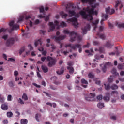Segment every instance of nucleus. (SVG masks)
Wrapping results in <instances>:
<instances>
[{
  "instance_id": "f257e3e1",
  "label": "nucleus",
  "mask_w": 124,
  "mask_h": 124,
  "mask_svg": "<svg viewBox=\"0 0 124 124\" xmlns=\"http://www.w3.org/2000/svg\"><path fill=\"white\" fill-rule=\"evenodd\" d=\"M81 1H82L83 3H88V4H90L92 6L91 7H88L85 10L84 9L83 11H80L79 14L76 15V17L79 18L80 15H81L83 19H85V20H87V21H92V20H93V15H97V11L95 8L99 5V3H95L96 0H81Z\"/></svg>"
},
{
  "instance_id": "f03ea898",
  "label": "nucleus",
  "mask_w": 124,
  "mask_h": 124,
  "mask_svg": "<svg viewBox=\"0 0 124 124\" xmlns=\"http://www.w3.org/2000/svg\"><path fill=\"white\" fill-rule=\"evenodd\" d=\"M63 33L65 34H69L70 35V40L69 41L70 42H73L76 40V39L78 40V42H81L82 41V40L83 39V37L77 33L76 31H73L72 32H70L69 30L65 29L63 31Z\"/></svg>"
},
{
  "instance_id": "7ed1b4c3",
  "label": "nucleus",
  "mask_w": 124,
  "mask_h": 124,
  "mask_svg": "<svg viewBox=\"0 0 124 124\" xmlns=\"http://www.w3.org/2000/svg\"><path fill=\"white\" fill-rule=\"evenodd\" d=\"M9 26L11 28V29H8V28H2L0 29V33H1V32H5L6 31H8L9 33H11L12 31L15 30L16 31H17V30H20V26L19 25L17 24L14 23V21H11L9 24Z\"/></svg>"
},
{
  "instance_id": "20e7f679",
  "label": "nucleus",
  "mask_w": 124,
  "mask_h": 124,
  "mask_svg": "<svg viewBox=\"0 0 124 124\" xmlns=\"http://www.w3.org/2000/svg\"><path fill=\"white\" fill-rule=\"evenodd\" d=\"M74 8V7H73V5H72V4H68L67 5V6H66L65 11L68 13L69 16L70 17H72V16H74L76 14L75 11L73 10Z\"/></svg>"
},
{
  "instance_id": "39448f33",
  "label": "nucleus",
  "mask_w": 124,
  "mask_h": 124,
  "mask_svg": "<svg viewBox=\"0 0 124 124\" xmlns=\"http://www.w3.org/2000/svg\"><path fill=\"white\" fill-rule=\"evenodd\" d=\"M66 47H69L71 49H73V50H75V51L78 48L79 49V52L82 53V46L79 44H76L75 45L69 44L66 45Z\"/></svg>"
},
{
  "instance_id": "423d86ee",
  "label": "nucleus",
  "mask_w": 124,
  "mask_h": 124,
  "mask_svg": "<svg viewBox=\"0 0 124 124\" xmlns=\"http://www.w3.org/2000/svg\"><path fill=\"white\" fill-rule=\"evenodd\" d=\"M49 30H48V32H51V31H53L55 30L56 27L59 28V22H58V21H54V24L53 22H49Z\"/></svg>"
},
{
  "instance_id": "0eeeda50",
  "label": "nucleus",
  "mask_w": 124,
  "mask_h": 124,
  "mask_svg": "<svg viewBox=\"0 0 124 124\" xmlns=\"http://www.w3.org/2000/svg\"><path fill=\"white\" fill-rule=\"evenodd\" d=\"M46 61L49 62L48 63V66H49V67H52V66H54V65L56 64V59H53V58L50 56L47 57Z\"/></svg>"
},
{
  "instance_id": "6e6552de",
  "label": "nucleus",
  "mask_w": 124,
  "mask_h": 124,
  "mask_svg": "<svg viewBox=\"0 0 124 124\" xmlns=\"http://www.w3.org/2000/svg\"><path fill=\"white\" fill-rule=\"evenodd\" d=\"M66 35H61L57 37L56 36H52V39H55V41L56 42H59V41H61V40H63L65 38H66Z\"/></svg>"
},
{
  "instance_id": "1a4fd4ad",
  "label": "nucleus",
  "mask_w": 124,
  "mask_h": 124,
  "mask_svg": "<svg viewBox=\"0 0 124 124\" xmlns=\"http://www.w3.org/2000/svg\"><path fill=\"white\" fill-rule=\"evenodd\" d=\"M95 97V94L94 93H90L88 97H85V100L87 101H93Z\"/></svg>"
},
{
  "instance_id": "9d476101",
  "label": "nucleus",
  "mask_w": 124,
  "mask_h": 124,
  "mask_svg": "<svg viewBox=\"0 0 124 124\" xmlns=\"http://www.w3.org/2000/svg\"><path fill=\"white\" fill-rule=\"evenodd\" d=\"M90 29H91V26L90 25V24H87L86 26L82 28V34H86L88 31H90Z\"/></svg>"
},
{
  "instance_id": "9b49d317",
  "label": "nucleus",
  "mask_w": 124,
  "mask_h": 124,
  "mask_svg": "<svg viewBox=\"0 0 124 124\" xmlns=\"http://www.w3.org/2000/svg\"><path fill=\"white\" fill-rule=\"evenodd\" d=\"M106 12L107 14H109V15H112L115 13V9H111L110 7L106 8Z\"/></svg>"
},
{
  "instance_id": "f8f14e48",
  "label": "nucleus",
  "mask_w": 124,
  "mask_h": 124,
  "mask_svg": "<svg viewBox=\"0 0 124 124\" xmlns=\"http://www.w3.org/2000/svg\"><path fill=\"white\" fill-rule=\"evenodd\" d=\"M70 20L71 21V22H72L73 26H74L75 28H78L79 23H78V22L77 21V18H73L70 19Z\"/></svg>"
},
{
  "instance_id": "ddd939ff",
  "label": "nucleus",
  "mask_w": 124,
  "mask_h": 124,
  "mask_svg": "<svg viewBox=\"0 0 124 124\" xmlns=\"http://www.w3.org/2000/svg\"><path fill=\"white\" fill-rule=\"evenodd\" d=\"M110 65H111V62H107L104 65V66L102 67V71L104 73L106 72V71L107 70V66H110Z\"/></svg>"
},
{
  "instance_id": "4468645a",
  "label": "nucleus",
  "mask_w": 124,
  "mask_h": 124,
  "mask_svg": "<svg viewBox=\"0 0 124 124\" xmlns=\"http://www.w3.org/2000/svg\"><path fill=\"white\" fill-rule=\"evenodd\" d=\"M14 44V38H9L6 42L7 46H11V45Z\"/></svg>"
},
{
  "instance_id": "2eb2a0df",
  "label": "nucleus",
  "mask_w": 124,
  "mask_h": 124,
  "mask_svg": "<svg viewBox=\"0 0 124 124\" xmlns=\"http://www.w3.org/2000/svg\"><path fill=\"white\" fill-rule=\"evenodd\" d=\"M105 96L103 97V99L105 101H107V102H108V101H110V93H106Z\"/></svg>"
},
{
  "instance_id": "dca6fc26",
  "label": "nucleus",
  "mask_w": 124,
  "mask_h": 124,
  "mask_svg": "<svg viewBox=\"0 0 124 124\" xmlns=\"http://www.w3.org/2000/svg\"><path fill=\"white\" fill-rule=\"evenodd\" d=\"M115 49H116V50L115 51V52L109 53V55H110V56H114L115 54H116L117 56H119V55H120V53H121V52H120V50L118 49L117 46L115 47Z\"/></svg>"
},
{
  "instance_id": "f3484780",
  "label": "nucleus",
  "mask_w": 124,
  "mask_h": 124,
  "mask_svg": "<svg viewBox=\"0 0 124 124\" xmlns=\"http://www.w3.org/2000/svg\"><path fill=\"white\" fill-rule=\"evenodd\" d=\"M119 4H121V6L120 7V10H121V9H122V8L123 6V5H122V2H121V1L118 0L116 1V4L115 5L116 10H118V6H119Z\"/></svg>"
},
{
  "instance_id": "a211bd4d",
  "label": "nucleus",
  "mask_w": 124,
  "mask_h": 124,
  "mask_svg": "<svg viewBox=\"0 0 124 124\" xmlns=\"http://www.w3.org/2000/svg\"><path fill=\"white\" fill-rule=\"evenodd\" d=\"M98 23H99V20L98 19L92 22V26H94V30H95V28H97V24H98Z\"/></svg>"
},
{
  "instance_id": "6ab92c4d",
  "label": "nucleus",
  "mask_w": 124,
  "mask_h": 124,
  "mask_svg": "<svg viewBox=\"0 0 124 124\" xmlns=\"http://www.w3.org/2000/svg\"><path fill=\"white\" fill-rule=\"evenodd\" d=\"M1 108L4 110V111H6L8 110V106L7 105V104L5 103L1 105Z\"/></svg>"
},
{
  "instance_id": "aec40b11",
  "label": "nucleus",
  "mask_w": 124,
  "mask_h": 124,
  "mask_svg": "<svg viewBox=\"0 0 124 124\" xmlns=\"http://www.w3.org/2000/svg\"><path fill=\"white\" fill-rule=\"evenodd\" d=\"M103 22H104V19H102L100 22V23L102 26H100L99 27V31H101V32L103 31V30H104V26H103V25H104Z\"/></svg>"
},
{
  "instance_id": "412c9836",
  "label": "nucleus",
  "mask_w": 124,
  "mask_h": 124,
  "mask_svg": "<svg viewBox=\"0 0 124 124\" xmlns=\"http://www.w3.org/2000/svg\"><path fill=\"white\" fill-rule=\"evenodd\" d=\"M60 14L62 18H66V17H68V14H66L63 11L61 12L60 13Z\"/></svg>"
},
{
  "instance_id": "4be33fe9",
  "label": "nucleus",
  "mask_w": 124,
  "mask_h": 124,
  "mask_svg": "<svg viewBox=\"0 0 124 124\" xmlns=\"http://www.w3.org/2000/svg\"><path fill=\"white\" fill-rule=\"evenodd\" d=\"M110 94L112 96H114V97H117L119 94V93H118V91H112Z\"/></svg>"
},
{
  "instance_id": "5701e85b",
  "label": "nucleus",
  "mask_w": 124,
  "mask_h": 124,
  "mask_svg": "<svg viewBox=\"0 0 124 124\" xmlns=\"http://www.w3.org/2000/svg\"><path fill=\"white\" fill-rule=\"evenodd\" d=\"M41 68L44 73H47V72H48V69L47 66L42 65Z\"/></svg>"
},
{
  "instance_id": "b1692460",
  "label": "nucleus",
  "mask_w": 124,
  "mask_h": 124,
  "mask_svg": "<svg viewBox=\"0 0 124 124\" xmlns=\"http://www.w3.org/2000/svg\"><path fill=\"white\" fill-rule=\"evenodd\" d=\"M67 68L68 69L69 72L70 74H73V73L74 72V68H73V67L68 66Z\"/></svg>"
},
{
  "instance_id": "393cba45",
  "label": "nucleus",
  "mask_w": 124,
  "mask_h": 124,
  "mask_svg": "<svg viewBox=\"0 0 124 124\" xmlns=\"http://www.w3.org/2000/svg\"><path fill=\"white\" fill-rule=\"evenodd\" d=\"M111 73H112V74H114V75H115V76H120L119 73L117 72V69L115 68L112 69L111 71Z\"/></svg>"
},
{
  "instance_id": "a878e982",
  "label": "nucleus",
  "mask_w": 124,
  "mask_h": 124,
  "mask_svg": "<svg viewBox=\"0 0 124 124\" xmlns=\"http://www.w3.org/2000/svg\"><path fill=\"white\" fill-rule=\"evenodd\" d=\"M106 46L107 48H112L114 46V44H111V42L108 41L107 43Z\"/></svg>"
},
{
  "instance_id": "bb28decb",
  "label": "nucleus",
  "mask_w": 124,
  "mask_h": 124,
  "mask_svg": "<svg viewBox=\"0 0 124 124\" xmlns=\"http://www.w3.org/2000/svg\"><path fill=\"white\" fill-rule=\"evenodd\" d=\"M38 44H40V45H42V42H41V39H39L35 42L34 45L35 47H37V46L38 45Z\"/></svg>"
},
{
  "instance_id": "cd10ccee",
  "label": "nucleus",
  "mask_w": 124,
  "mask_h": 124,
  "mask_svg": "<svg viewBox=\"0 0 124 124\" xmlns=\"http://www.w3.org/2000/svg\"><path fill=\"white\" fill-rule=\"evenodd\" d=\"M24 18H25V16H19L17 23H21V22H23V21H24Z\"/></svg>"
},
{
  "instance_id": "c85d7f7f",
  "label": "nucleus",
  "mask_w": 124,
  "mask_h": 124,
  "mask_svg": "<svg viewBox=\"0 0 124 124\" xmlns=\"http://www.w3.org/2000/svg\"><path fill=\"white\" fill-rule=\"evenodd\" d=\"M22 98L25 101H27V100H28V96L27 95V94L24 93L22 96Z\"/></svg>"
},
{
  "instance_id": "c756f323",
  "label": "nucleus",
  "mask_w": 124,
  "mask_h": 124,
  "mask_svg": "<svg viewBox=\"0 0 124 124\" xmlns=\"http://www.w3.org/2000/svg\"><path fill=\"white\" fill-rule=\"evenodd\" d=\"M118 88V85L116 84H113L110 87V89L112 90H117Z\"/></svg>"
},
{
  "instance_id": "7c9ffc66",
  "label": "nucleus",
  "mask_w": 124,
  "mask_h": 124,
  "mask_svg": "<svg viewBox=\"0 0 124 124\" xmlns=\"http://www.w3.org/2000/svg\"><path fill=\"white\" fill-rule=\"evenodd\" d=\"M64 72V70H63V69H62L60 71H57L56 73L57 74H58V75H61L62 74V73H63Z\"/></svg>"
},
{
  "instance_id": "2f4dec72",
  "label": "nucleus",
  "mask_w": 124,
  "mask_h": 124,
  "mask_svg": "<svg viewBox=\"0 0 124 124\" xmlns=\"http://www.w3.org/2000/svg\"><path fill=\"white\" fill-rule=\"evenodd\" d=\"M104 86L105 89V90H106V91H109V90H110V89L111 88V87H110V85L109 84L106 85L104 84Z\"/></svg>"
},
{
  "instance_id": "473e14b6",
  "label": "nucleus",
  "mask_w": 124,
  "mask_h": 124,
  "mask_svg": "<svg viewBox=\"0 0 124 124\" xmlns=\"http://www.w3.org/2000/svg\"><path fill=\"white\" fill-rule=\"evenodd\" d=\"M97 107L98 108H103V107H104V104L102 103H99L97 105Z\"/></svg>"
},
{
  "instance_id": "72a5a7b5",
  "label": "nucleus",
  "mask_w": 124,
  "mask_h": 124,
  "mask_svg": "<svg viewBox=\"0 0 124 124\" xmlns=\"http://www.w3.org/2000/svg\"><path fill=\"white\" fill-rule=\"evenodd\" d=\"M89 78H91V79H93L94 78V75L92 74V73H90L88 75Z\"/></svg>"
},
{
  "instance_id": "f704fd0d",
  "label": "nucleus",
  "mask_w": 124,
  "mask_h": 124,
  "mask_svg": "<svg viewBox=\"0 0 124 124\" xmlns=\"http://www.w3.org/2000/svg\"><path fill=\"white\" fill-rule=\"evenodd\" d=\"M97 35H99L100 38H101V39H103V40L105 39V35L103 34H99V33H98Z\"/></svg>"
},
{
  "instance_id": "c9c22d12",
  "label": "nucleus",
  "mask_w": 124,
  "mask_h": 124,
  "mask_svg": "<svg viewBox=\"0 0 124 124\" xmlns=\"http://www.w3.org/2000/svg\"><path fill=\"white\" fill-rule=\"evenodd\" d=\"M21 124H28V120L27 119H21Z\"/></svg>"
},
{
  "instance_id": "e433bc0d",
  "label": "nucleus",
  "mask_w": 124,
  "mask_h": 124,
  "mask_svg": "<svg viewBox=\"0 0 124 124\" xmlns=\"http://www.w3.org/2000/svg\"><path fill=\"white\" fill-rule=\"evenodd\" d=\"M7 116L8 118H11L13 116V113L12 112H7Z\"/></svg>"
},
{
  "instance_id": "4c0bfd02",
  "label": "nucleus",
  "mask_w": 124,
  "mask_h": 124,
  "mask_svg": "<svg viewBox=\"0 0 124 124\" xmlns=\"http://www.w3.org/2000/svg\"><path fill=\"white\" fill-rule=\"evenodd\" d=\"M49 87L51 90H53V91H56L57 90V87L53 85H49Z\"/></svg>"
},
{
  "instance_id": "58836bf2",
  "label": "nucleus",
  "mask_w": 124,
  "mask_h": 124,
  "mask_svg": "<svg viewBox=\"0 0 124 124\" xmlns=\"http://www.w3.org/2000/svg\"><path fill=\"white\" fill-rule=\"evenodd\" d=\"M96 60H100V56L98 54L95 56V59L93 60V62H96Z\"/></svg>"
},
{
  "instance_id": "ea45409f",
  "label": "nucleus",
  "mask_w": 124,
  "mask_h": 124,
  "mask_svg": "<svg viewBox=\"0 0 124 124\" xmlns=\"http://www.w3.org/2000/svg\"><path fill=\"white\" fill-rule=\"evenodd\" d=\"M8 85L10 88H13L14 87V84L13 81H9Z\"/></svg>"
},
{
  "instance_id": "a19ab883",
  "label": "nucleus",
  "mask_w": 124,
  "mask_h": 124,
  "mask_svg": "<svg viewBox=\"0 0 124 124\" xmlns=\"http://www.w3.org/2000/svg\"><path fill=\"white\" fill-rule=\"evenodd\" d=\"M117 27H118V28H124V24L117 23Z\"/></svg>"
},
{
  "instance_id": "79ce46f5",
  "label": "nucleus",
  "mask_w": 124,
  "mask_h": 124,
  "mask_svg": "<svg viewBox=\"0 0 124 124\" xmlns=\"http://www.w3.org/2000/svg\"><path fill=\"white\" fill-rule=\"evenodd\" d=\"M67 65H69V66H72L73 64H74V63H73V62L70 61L67 62Z\"/></svg>"
},
{
  "instance_id": "37998d69",
  "label": "nucleus",
  "mask_w": 124,
  "mask_h": 124,
  "mask_svg": "<svg viewBox=\"0 0 124 124\" xmlns=\"http://www.w3.org/2000/svg\"><path fill=\"white\" fill-rule=\"evenodd\" d=\"M8 101H11L12 100V95H8L7 96Z\"/></svg>"
},
{
  "instance_id": "c03bdc74",
  "label": "nucleus",
  "mask_w": 124,
  "mask_h": 124,
  "mask_svg": "<svg viewBox=\"0 0 124 124\" xmlns=\"http://www.w3.org/2000/svg\"><path fill=\"white\" fill-rule=\"evenodd\" d=\"M81 82L82 84H85L86 85H88V81L85 80V79H81Z\"/></svg>"
},
{
  "instance_id": "a18cd8bd",
  "label": "nucleus",
  "mask_w": 124,
  "mask_h": 124,
  "mask_svg": "<svg viewBox=\"0 0 124 124\" xmlns=\"http://www.w3.org/2000/svg\"><path fill=\"white\" fill-rule=\"evenodd\" d=\"M40 12H44V7L43 6H40L39 7Z\"/></svg>"
},
{
  "instance_id": "49530a36",
  "label": "nucleus",
  "mask_w": 124,
  "mask_h": 124,
  "mask_svg": "<svg viewBox=\"0 0 124 124\" xmlns=\"http://www.w3.org/2000/svg\"><path fill=\"white\" fill-rule=\"evenodd\" d=\"M118 69H123V68H124V65H123L122 64H118Z\"/></svg>"
},
{
  "instance_id": "de8ad7c7",
  "label": "nucleus",
  "mask_w": 124,
  "mask_h": 124,
  "mask_svg": "<svg viewBox=\"0 0 124 124\" xmlns=\"http://www.w3.org/2000/svg\"><path fill=\"white\" fill-rule=\"evenodd\" d=\"M61 26L62 27H66V23H65V22L62 21L61 23Z\"/></svg>"
},
{
  "instance_id": "09e8293b",
  "label": "nucleus",
  "mask_w": 124,
  "mask_h": 124,
  "mask_svg": "<svg viewBox=\"0 0 124 124\" xmlns=\"http://www.w3.org/2000/svg\"><path fill=\"white\" fill-rule=\"evenodd\" d=\"M23 52H25V48H21L20 50V51H19V54H20V55H21L23 53Z\"/></svg>"
},
{
  "instance_id": "8fccbe9b",
  "label": "nucleus",
  "mask_w": 124,
  "mask_h": 124,
  "mask_svg": "<svg viewBox=\"0 0 124 124\" xmlns=\"http://www.w3.org/2000/svg\"><path fill=\"white\" fill-rule=\"evenodd\" d=\"M113 78H108V81L109 82V83H112L113 82Z\"/></svg>"
},
{
  "instance_id": "3c124183",
  "label": "nucleus",
  "mask_w": 124,
  "mask_h": 124,
  "mask_svg": "<svg viewBox=\"0 0 124 124\" xmlns=\"http://www.w3.org/2000/svg\"><path fill=\"white\" fill-rule=\"evenodd\" d=\"M50 48H51L52 50H55V49H56V46H55V45L54 44H51L50 45Z\"/></svg>"
},
{
  "instance_id": "603ef678",
  "label": "nucleus",
  "mask_w": 124,
  "mask_h": 124,
  "mask_svg": "<svg viewBox=\"0 0 124 124\" xmlns=\"http://www.w3.org/2000/svg\"><path fill=\"white\" fill-rule=\"evenodd\" d=\"M41 115L40 114H36V120L37 122H39V120L38 119V117H41Z\"/></svg>"
},
{
  "instance_id": "864d4df0",
  "label": "nucleus",
  "mask_w": 124,
  "mask_h": 124,
  "mask_svg": "<svg viewBox=\"0 0 124 124\" xmlns=\"http://www.w3.org/2000/svg\"><path fill=\"white\" fill-rule=\"evenodd\" d=\"M97 99H98V100H101V99H102V95H100L99 96H97Z\"/></svg>"
},
{
  "instance_id": "5fc2aeb1",
  "label": "nucleus",
  "mask_w": 124,
  "mask_h": 124,
  "mask_svg": "<svg viewBox=\"0 0 124 124\" xmlns=\"http://www.w3.org/2000/svg\"><path fill=\"white\" fill-rule=\"evenodd\" d=\"M8 37V35H4L3 36L2 39H4V40H6Z\"/></svg>"
},
{
  "instance_id": "6e6d98bb",
  "label": "nucleus",
  "mask_w": 124,
  "mask_h": 124,
  "mask_svg": "<svg viewBox=\"0 0 124 124\" xmlns=\"http://www.w3.org/2000/svg\"><path fill=\"white\" fill-rule=\"evenodd\" d=\"M18 102L20 103V104H24V101L22 100L21 98H19Z\"/></svg>"
},
{
  "instance_id": "4d7b16f0",
  "label": "nucleus",
  "mask_w": 124,
  "mask_h": 124,
  "mask_svg": "<svg viewBox=\"0 0 124 124\" xmlns=\"http://www.w3.org/2000/svg\"><path fill=\"white\" fill-rule=\"evenodd\" d=\"M32 85H33V86H35V87H36V88H40L41 87L40 85H37V84H36L35 83H33Z\"/></svg>"
},
{
  "instance_id": "13d9d810",
  "label": "nucleus",
  "mask_w": 124,
  "mask_h": 124,
  "mask_svg": "<svg viewBox=\"0 0 124 124\" xmlns=\"http://www.w3.org/2000/svg\"><path fill=\"white\" fill-rule=\"evenodd\" d=\"M28 47L30 50H31V51H32V50H33V47H32V46H31V45H29Z\"/></svg>"
},
{
  "instance_id": "bf43d9fd",
  "label": "nucleus",
  "mask_w": 124,
  "mask_h": 124,
  "mask_svg": "<svg viewBox=\"0 0 124 124\" xmlns=\"http://www.w3.org/2000/svg\"><path fill=\"white\" fill-rule=\"evenodd\" d=\"M8 61H10V62H15V61H16V60H15V59H13V58H9Z\"/></svg>"
},
{
  "instance_id": "052dcab7",
  "label": "nucleus",
  "mask_w": 124,
  "mask_h": 124,
  "mask_svg": "<svg viewBox=\"0 0 124 124\" xmlns=\"http://www.w3.org/2000/svg\"><path fill=\"white\" fill-rule=\"evenodd\" d=\"M54 84H55V85H56L57 86L60 85L61 84V82L60 81H55L54 82Z\"/></svg>"
},
{
  "instance_id": "680f3d73",
  "label": "nucleus",
  "mask_w": 124,
  "mask_h": 124,
  "mask_svg": "<svg viewBox=\"0 0 124 124\" xmlns=\"http://www.w3.org/2000/svg\"><path fill=\"white\" fill-rule=\"evenodd\" d=\"M50 18V15H48V16L45 19V21L47 22V21L49 20V19Z\"/></svg>"
},
{
  "instance_id": "e2e57ef3",
  "label": "nucleus",
  "mask_w": 124,
  "mask_h": 124,
  "mask_svg": "<svg viewBox=\"0 0 124 124\" xmlns=\"http://www.w3.org/2000/svg\"><path fill=\"white\" fill-rule=\"evenodd\" d=\"M93 45H98L99 44V42H98L97 41H94L93 42Z\"/></svg>"
},
{
  "instance_id": "0e129e2a",
  "label": "nucleus",
  "mask_w": 124,
  "mask_h": 124,
  "mask_svg": "<svg viewBox=\"0 0 124 124\" xmlns=\"http://www.w3.org/2000/svg\"><path fill=\"white\" fill-rule=\"evenodd\" d=\"M3 124H8V120H4L3 121Z\"/></svg>"
},
{
  "instance_id": "69168bd1",
  "label": "nucleus",
  "mask_w": 124,
  "mask_h": 124,
  "mask_svg": "<svg viewBox=\"0 0 124 124\" xmlns=\"http://www.w3.org/2000/svg\"><path fill=\"white\" fill-rule=\"evenodd\" d=\"M119 81H120V82H124V78H119Z\"/></svg>"
},
{
  "instance_id": "338daca9",
  "label": "nucleus",
  "mask_w": 124,
  "mask_h": 124,
  "mask_svg": "<svg viewBox=\"0 0 124 124\" xmlns=\"http://www.w3.org/2000/svg\"><path fill=\"white\" fill-rule=\"evenodd\" d=\"M45 60H46V57H43L41 58V61H42V62H44Z\"/></svg>"
},
{
  "instance_id": "774afa93",
  "label": "nucleus",
  "mask_w": 124,
  "mask_h": 124,
  "mask_svg": "<svg viewBox=\"0 0 124 124\" xmlns=\"http://www.w3.org/2000/svg\"><path fill=\"white\" fill-rule=\"evenodd\" d=\"M120 74L121 76H124V71H121L120 72Z\"/></svg>"
}]
</instances>
